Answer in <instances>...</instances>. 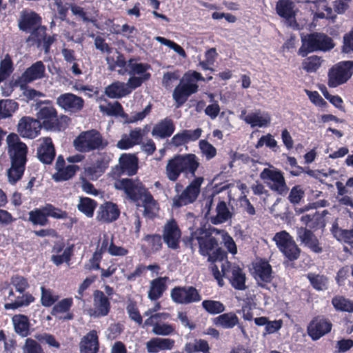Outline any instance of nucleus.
<instances>
[{"label": "nucleus", "instance_id": "f257e3e1", "mask_svg": "<svg viewBox=\"0 0 353 353\" xmlns=\"http://www.w3.org/2000/svg\"><path fill=\"white\" fill-rule=\"evenodd\" d=\"M199 165V160L194 154H176L168 160L165 174L172 182H176L181 174H183L188 179L195 177Z\"/></svg>", "mask_w": 353, "mask_h": 353}, {"label": "nucleus", "instance_id": "f03ea898", "mask_svg": "<svg viewBox=\"0 0 353 353\" xmlns=\"http://www.w3.org/2000/svg\"><path fill=\"white\" fill-rule=\"evenodd\" d=\"M212 228H207L205 226L200 227L192 232L187 241L185 242L186 246H189L192 251L198 245L200 254L203 256L208 255L209 261H214L210 253L218 246L216 239L212 236V234L215 233L212 231Z\"/></svg>", "mask_w": 353, "mask_h": 353}, {"label": "nucleus", "instance_id": "7ed1b4c3", "mask_svg": "<svg viewBox=\"0 0 353 353\" xmlns=\"http://www.w3.org/2000/svg\"><path fill=\"white\" fill-rule=\"evenodd\" d=\"M302 46L299 54L305 57L308 53L322 51L327 52L335 47L333 39L322 32H313L301 38Z\"/></svg>", "mask_w": 353, "mask_h": 353}, {"label": "nucleus", "instance_id": "20e7f679", "mask_svg": "<svg viewBox=\"0 0 353 353\" xmlns=\"http://www.w3.org/2000/svg\"><path fill=\"white\" fill-rule=\"evenodd\" d=\"M203 181L204 179L201 176L194 177V180L180 194L179 192L183 186L181 184L176 183L174 185V190L177 194L172 199V206L173 208H180L194 203L199 195L201 186Z\"/></svg>", "mask_w": 353, "mask_h": 353}, {"label": "nucleus", "instance_id": "39448f33", "mask_svg": "<svg viewBox=\"0 0 353 353\" xmlns=\"http://www.w3.org/2000/svg\"><path fill=\"white\" fill-rule=\"evenodd\" d=\"M75 149L80 152H88L92 150L103 148L107 143L104 142L100 133L91 130L81 132L73 141Z\"/></svg>", "mask_w": 353, "mask_h": 353}, {"label": "nucleus", "instance_id": "423d86ee", "mask_svg": "<svg viewBox=\"0 0 353 353\" xmlns=\"http://www.w3.org/2000/svg\"><path fill=\"white\" fill-rule=\"evenodd\" d=\"M260 179L272 191L280 195L287 194L288 188L281 171L277 169L265 168L260 173Z\"/></svg>", "mask_w": 353, "mask_h": 353}, {"label": "nucleus", "instance_id": "0eeeda50", "mask_svg": "<svg viewBox=\"0 0 353 353\" xmlns=\"http://www.w3.org/2000/svg\"><path fill=\"white\" fill-rule=\"evenodd\" d=\"M353 61H344L334 65L328 71L327 85L330 88H336L345 83L352 76L351 70Z\"/></svg>", "mask_w": 353, "mask_h": 353}, {"label": "nucleus", "instance_id": "6e6552de", "mask_svg": "<svg viewBox=\"0 0 353 353\" xmlns=\"http://www.w3.org/2000/svg\"><path fill=\"white\" fill-rule=\"evenodd\" d=\"M114 187L125 192L127 196L133 201H139L143 194L148 190L138 179H122L115 181Z\"/></svg>", "mask_w": 353, "mask_h": 353}, {"label": "nucleus", "instance_id": "1a4fd4ad", "mask_svg": "<svg viewBox=\"0 0 353 353\" xmlns=\"http://www.w3.org/2000/svg\"><path fill=\"white\" fill-rule=\"evenodd\" d=\"M198 88L197 83L190 76H183L172 94V97L176 103V107L182 105L189 96L196 93Z\"/></svg>", "mask_w": 353, "mask_h": 353}, {"label": "nucleus", "instance_id": "9d476101", "mask_svg": "<svg viewBox=\"0 0 353 353\" xmlns=\"http://www.w3.org/2000/svg\"><path fill=\"white\" fill-rule=\"evenodd\" d=\"M6 143L11 163L26 164L28 148L26 145L20 141L18 135L10 134L6 138Z\"/></svg>", "mask_w": 353, "mask_h": 353}, {"label": "nucleus", "instance_id": "9b49d317", "mask_svg": "<svg viewBox=\"0 0 353 353\" xmlns=\"http://www.w3.org/2000/svg\"><path fill=\"white\" fill-rule=\"evenodd\" d=\"M170 296L174 303L183 305L199 302L201 300L199 291L192 286L175 287L171 290Z\"/></svg>", "mask_w": 353, "mask_h": 353}, {"label": "nucleus", "instance_id": "f8f14e48", "mask_svg": "<svg viewBox=\"0 0 353 353\" xmlns=\"http://www.w3.org/2000/svg\"><path fill=\"white\" fill-rule=\"evenodd\" d=\"M275 10L276 14L285 20L288 26L298 28L299 25L296 21L297 9L292 1L279 0L276 3Z\"/></svg>", "mask_w": 353, "mask_h": 353}, {"label": "nucleus", "instance_id": "ddd939ff", "mask_svg": "<svg viewBox=\"0 0 353 353\" xmlns=\"http://www.w3.org/2000/svg\"><path fill=\"white\" fill-rule=\"evenodd\" d=\"M110 310V302L105 294L100 290L93 292V307L88 310L91 317L100 318L107 316Z\"/></svg>", "mask_w": 353, "mask_h": 353}, {"label": "nucleus", "instance_id": "4468645a", "mask_svg": "<svg viewBox=\"0 0 353 353\" xmlns=\"http://www.w3.org/2000/svg\"><path fill=\"white\" fill-rule=\"evenodd\" d=\"M41 129V123L37 119L30 117H22L17 125V131L19 134L28 139L37 137Z\"/></svg>", "mask_w": 353, "mask_h": 353}, {"label": "nucleus", "instance_id": "2eb2a0df", "mask_svg": "<svg viewBox=\"0 0 353 353\" xmlns=\"http://www.w3.org/2000/svg\"><path fill=\"white\" fill-rule=\"evenodd\" d=\"M162 236L165 243L169 248L176 250L179 247L181 232L174 219L168 221L165 224Z\"/></svg>", "mask_w": 353, "mask_h": 353}, {"label": "nucleus", "instance_id": "dca6fc26", "mask_svg": "<svg viewBox=\"0 0 353 353\" xmlns=\"http://www.w3.org/2000/svg\"><path fill=\"white\" fill-rule=\"evenodd\" d=\"M138 170V158L133 154H123L119 159V164L114 168V174L134 175Z\"/></svg>", "mask_w": 353, "mask_h": 353}, {"label": "nucleus", "instance_id": "f3484780", "mask_svg": "<svg viewBox=\"0 0 353 353\" xmlns=\"http://www.w3.org/2000/svg\"><path fill=\"white\" fill-rule=\"evenodd\" d=\"M57 104L66 112L76 113L83 109L84 101L74 94L65 93L57 98Z\"/></svg>", "mask_w": 353, "mask_h": 353}, {"label": "nucleus", "instance_id": "a211bd4d", "mask_svg": "<svg viewBox=\"0 0 353 353\" xmlns=\"http://www.w3.org/2000/svg\"><path fill=\"white\" fill-rule=\"evenodd\" d=\"M41 22V19L37 13L30 10H23L19 13L17 26L21 31L29 32Z\"/></svg>", "mask_w": 353, "mask_h": 353}, {"label": "nucleus", "instance_id": "6ab92c4d", "mask_svg": "<svg viewBox=\"0 0 353 353\" xmlns=\"http://www.w3.org/2000/svg\"><path fill=\"white\" fill-rule=\"evenodd\" d=\"M253 275L259 285L264 287L265 283L271 282L272 270L268 262L260 261L253 265Z\"/></svg>", "mask_w": 353, "mask_h": 353}, {"label": "nucleus", "instance_id": "aec40b11", "mask_svg": "<svg viewBox=\"0 0 353 353\" xmlns=\"http://www.w3.org/2000/svg\"><path fill=\"white\" fill-rule=\"evenodd\" d=\"M57 112L53 106H44L41 108L37 112V119L42 121L41 127L47 130H51L57 128L55 121H57Z\"/></svg>", "mask_w": 353, "mask_h": 353}, {"label": "nucleus", "instance_id": "412c9836", "mask_svg": "<svg viewBox=\"0 0 353 353\" xmlns=\"http://www.w3.org/2000/svg\"><path fill=\"white\" fill-rule=\"evenodd\" d=\"M332 329V323L323 319H314L307 327V333L313 340H318Z\"/></svg>", "mask_w": 353, "mask_h": 353}, {"label": "nucleus", "instance_id": "4be33fe9", "mask_svg": "<svg viewBox=\"0 0 353 353\" xmlns=\"http://www.w3.org/2000/svg\"><path fill=\"white\" fill-rule=\"evenodd\" d=\"M297 236L299 241L304 245L308 247L311 250L316 253L322 252V248L314 233L306 228H297Z\"/></svg>", "mask_w": 353, "mask_h": 353}, {"label": "nucleus", "instance_id": "5701e85b", "mask_svg": "<svg viewBox=\"0 0 353 353\" xmlns=\"http://www.w3.org/2000/svg\"><path fill=\"white\" fill-rule=\"evenodd\" d=\"M174 341L170 338L153 337L145 343L148 353H159L173 349Z\"/></svg>", "mask_w": 353, "mask_h": 353}, {"label": "nucleus", "instance_id": "b1692460", "mask_svg": "<svg viewBox=\"0 0 353 353\" xmlns=\"http://www.w3.org/2000/svg\"><path fill=\"white\" fill-rule=\"evenodd\" d=\"M46 68L41 61H38L28 68L20 77V81L28 83L44 77Z\"/></svg>", "mask_w": 353, "mask_h": 353}, {"label": "nucleus", "instance_id": "393cba45", "mask_svg": "<svg viewBox=\"0 0 353 353\" xmlns=\"http://www.w3.org/2000/svg\"><path fill=\"white\" fill-rule=\"evenodd\" d=\"M55 157V150L51 138H43L42 143L37 149V157L41 162L50 164Z\"/></svg>", "mask_w": 353, "mask_h": 353}, {"label": "nucleus", "instance_id": "a878e982", "mask_svg": "<svg viewBox=\"0 0 353 353\" xmlns=\"http://www.w3.org/2000/svg\"><path fill=\"white\" fill-rule=\"evenodd\" d=\"M119 210L116 204L107 202L101 205L97 212V219L101 222L110 223L118 219Z\"/></svg>", "mask_w": 353, "mask_h": 353}, {"label": "nucleus", "instance_id": "bb28decb", "mask_svg": "<svg viewBox=\"0 0 353 353\" xmlns=\"http://www.w3.org/2000/svg\"><path fill=\"white\" fill-rule=\"evenodd\" d=\"M99 347L98 336L95 330L89 332L79 343L80 353H97Z\"/></svg>", "mask_w": 353, "mask_h": 353}, {"label": "nucleus", "instance_id": "cd10ccee", "mask_svg": "<svg viewBox=\"0 0 353 353\" xmlns=\"http://www.w3.org/2000/svg\"><path fill=\"white\" fill-rule=\"evenodd\" d=\"M175 130L173 121L170 118H165L157 123L151 132L154 137L165 139L170 137Z\"/></svg>", "mask_w": 353, "mask_h": 353}, {"label": "nucleus", "instance_id": "c85d7f7f", "mask_svg": "<svg viewBox=\"0 0 353 353\" xmlns=\"http://www.w3.org/2000/svg\"><path fill=\"white\" fill-rule=\"evenodd\" d=\"M345 225L339 220H336L332 225V233L334 236L339 241L344 243L348 244L351 248L353 247V230L345 229Z\"/></svg>", "mask_w": 353, "mask_h": 353}, {"label": "nucleus", "instance_id": "c756f323", "mask_svg": "<svg viewBox=\"0 0 353 353\" xmlns=\"http://www.w3.org/2000/svg\"><path fill=\"white\" fill-rule=\"evenodd\" d=\"M168 279V278L166 276L159 277L150 282L148 294L149 299L151 301H156L162 296L163 292L167 288L166 281Z\"/></svg>", "mask_w": 353, "mask_h": 353}, {"label": "nucleus", "instance_id": "7c9ffc66", "mask_svg": "<svg viewBox=\"0 0 353 353\" xmlns=\"http://www.w3.org/2000/svg\"><path fill=\"white\" fill-rule=\"evenodd\" d=\"M104 92L110 99H120L130 94V89L125 85V83L115 81L108 85Z\"/></svg>", "mask_w": 353, "mask_h": 353}, {"label": "nucleus", "instance_id": "2f4dec72", "mask_svg": "<svg viewBox=\"0 0 353 353\" xmlns=\"http://www.w3.org/2000/svg\"><path fill=\"white\" fill-rule=\"evenodd\" d=\"M216 215L209 217L211 223L214 225H218L225 223L232 217L231 212L225 201H219L216 207Z\"/></svg>", "mask_w": 353, "mask_h": 353}, {"label": "nucleus", "instance_id": "473e14b6", "mask_svg": "<svg viewBox=\"0 0 353 353\" xmlns=\"http://www.w3.org/2000/svg\"><path fill=\"white\" fill-rule=\"evenodd\" d=\"M14 332L21 337H26L30 334V323L26 315L16 314L12 318Z\"/></svg>", "mask_w": 353, "mask_h": 353}, {"label": "nucleus", "instance_id": "72a5a7b5", "mask_svg": "<svg viewBox=\"0 0 353 353\" xmlns=\"http://www.w3.org/2000/svg\"><path fill=\"white\" fill-rule=\"evenodd\" d=\"M243 120L252 128L267 127L271 121V117L268 113L261 114L260 111L245 115Z\"/></svg>", "mask_w": 353, "mask_h": 353}, {"label": "nucleus", "instance_id": "f704fd0d", "mask_svg": "<svg viewBox=\"0 0 353 353\" xmlns=\"http://www.w3.org/2000/svg\"><path fill=\"white\" fill-rule=\"evenodd\" d=\"M140 200L142 201V205L144 208V216L149 218L154 216L159 210V205L150 192L147 190Z\"/></svg>", "mask_w": 353, "mask_h": 353}, {"label": "nucleus", "instance_id": "c9c22d12", "mask_svg": "<svg viewBox=\"0 0 353 353\" xmlns=\"http://www.w3.org/2000/svg\"><path fill=\"white\" fill-rule=\"evenodd\" d=\"M231 274L230 281L232 286L238 290H245L246 277L243 271L238 266H233L231 268Z\"/></svg>", "mask_w": 353, "mask_h": 353}, {"label": "nucleus", "instance_id": "e433bc0d", "mask_svg": "<svg viewBox=\"0 0 353 353\" xmlns=\"http://www.w3.org/2000/svg\"><path fill=\"white\" fill-rule=\"evenodd\" d=\"M214 323L216 325L224 329H231L239 325V318L236 314L228 312L216 317L214 320Z\"/></svg>", "mask_w": 353, "mask_h": 353}, {"label": "nucleus", "instance_id": "4c0bfd02", "mask_svg": "<svg viewBox=\"0 0 353 353\" xmlns=\"http://www.w3.org/2000/svg\"><path fill=\"white\" fill-rule=\"evenodd\" d=\"M107 167L103 160L98 159L94 164L85 168L84 174L89 179L94 181L103 174Z\"/></svg>", "mask_w": 353, "mask_h": 353}, {"label": "nucleus", "instance_id": "58836bf2", "mask_svg": "<svg viewBox=\"0 0 353 353\" xmlns=\"http://www.w3.org/2000/svg\"><path fill=\"white\" fill-rule=\"evenodd\" d=\"M18 108V103L12 99L0 100V119L11 117Z\"/></svg>", "mask_w": 353, "mask_h": 353}, {"label": "nucleus", "instance_id": "ea45409f", "mask_svg": "<svg viewBox=\"0 0 353 353\" xmlns=\"http://www.w3.org/2000/svg\"><path fill=\"white\" fill-rule=\"evenodd\" d=\"M97 205V202L93 199L88 197H80L77 209L86 216L90 218L93 216Z\"/></svg>", "mask_w": 353, "mask_h": 353}, {"label": "nucleus", "instance_id": "a19ab883", "mask_svg": "<svg viewBox=\"0 0 353 353\" xmlns=\"http://www.w3.org/2000/svg\"><path fill=\"white\" fill-rule=\"evenodd\" d=\"M128 73L130 75L143 76L145 74H150L148 72L151 66L148 63H138L134 59H130L128 61Z\"/></svg>", "mask_w": 353, "mask_h": 353}, {"label": "nucleus", "instance_id": "79ce46f5", "mask_svg": "<svg viewBox=\"0 0 353 353\" xmlns=\"http://www.w3.org/2000/svg\"><path fill=\"white\" fill-rule=\"evenodd\" d=\"M79 170V166L69 165L63 168L53 174L52 178L56 181H67L71 179Z\"/></svg>", "mask_w": 353, "mask_h": 353}, {"label": "nucleus", "instance_id": "37998d69", "mask_svg": "<svg viewBox=\"0 0 353 353\" xmlns=\"http://www.w3.org/2000/svg\"><path fill=\"white\" fill-rule=\"evenodd\" d=\"M99 108L104 114L108 116H123V110L121 103L118 101L108 103L107 105H100Z\"/></svg>", "mask_w": 353, "mask_h": 353}, {"label": "nucleus", "instance_id": "c03bdc74", "mask_svg": "<svg viewBox=\"0 0 353 353\" xmlns=\"http://www.w3.org/2000/svg\"><path fill=\"white\" fill-rule=\"evenodd\" d=\"M24 169L25 164L11 163V166L7 172L9 183L11 184L16 183L21 178Z\"/></svg>", "mask_w": 353, "mask_h": 353}, {"label": "nucleus", "instance_id": "a18cd8bd", "mask_svg": "<svg viewBox=\"0 0 353 353\" xmlns=\"http://www.w3.org/2000/svg\"><path fill=\"white\" fill-rule=\"evenodd\" d=\"M34 300V297L30 294H25L21 296H19L17 299L10 303L4 305L6 310H16L19 307L27 306Z\"/></svg>", "mask_w": 353, "mask_h": 353}, {"label": "nucleus", "instance_id": "49530a36", "mask_svg": "<svg viewBox=\"0 0 353 353\" xmlns=\"http://www.w3.org/2000/svg\"><path fill=\"white\" fill-rule=\"evenodd\" d=\"M28 214L30 221L34 225L44 226L48 223V216L43 210V207L30 211Z\"/></svg>", "mask_w": 353, "mask_h": 353}, {"label": "nucleus", "instance_id": "de8ad7c7", "mask_svg": "<svg viewBox=\"0 0 353 353\" xmlns=\"http://www.w3.org/2000/svg\"><path fill=\"white\" fill-rule=\"evenodd\" d=\"M185 350L188 353L196 352H203V353H210V347L208 342L202 339H196L193 343H188L185 346Z\"/></svg>", "mask_w": 353, "mask_h": 353}, {"label": "nucleus", "instance_id": "09e8293b", "mask_svg": "<svg viewBox=\"0 0 353 353\" xmlns=\"http://www.w3.org/2000/svg\"><path fill=\"white\" fill-rule=\"evenodd\" d=\"M202 307L208 313L212 315L220 314L225 309L221 302L214 300H204L202 302Z\"/></svg>", "mask_w": 353, "mask_h": 353}, {"label": "nucleus", "instance_id": "8fccbe9b", "mask_svg": "<svg viewBox=\"0 0 353 353\" xmlns=\"http://www.w3.org/2000/svg\"><path fill=\"white\" fill-rule=\"evenodd\" d=\"M212 231L215 232V234L221 235L222 242L230 253L233 254L236 253L237 249L236 244L233 239L225 231L220 230L215 228H212Z\"/></svg>", "mask_w": 353, "mask_h": 353}, {"label": "nucleus", "instance_id": "3c124183", "mask_svg": "<svg viewBox=\"0 0 353 353\" xmlns=\"http://www.w3.org/2000/svg\"><path fill=\"white\" fill-rule=\"evenodd\" d=\"M321 63V57L313 55L303 61L302 67L307 72H314L320 68Z\"/></svg>", "mask_w": 353, "mask_h": 353}, {"label": "nucleus", "instance_id": "603ef678", "mask_svg": "<svg viewBox=\"0 0 353 353\" xmlns=\"http://www.w3.org/2000/svg\"><path fill=\"white\" fill-rule=\"evenodd\" d=\"M290 261L296 260L300 255L301 250L295 241L292 240L286 246L280 250Z\"/></svg>", "mask_w": 353, "mask_h": 353}, {"label": "nucleus", "instance_id": "864d4df0", "mask_svg": "<svg viewBox=\"0 0 353 353\" xmlns=\"http://www.w3.org/2000/svg\"><path fill=\"white\" fill-rule=\"evenodd\" d=\"M13 70L10 57L6 54L0 63V83L6 79Z\"/></svg>", "mask_w": 353, "mask_h": 353}, {"label": "nucleus", "instance_id": "5fc2aeb1", "mask_svg": "<svg viewBox=\"0 0 353 353\" xmlns=\"http://www.w3.org/2000/svg\"><path fill=\"white\" fill-rule=\"evenodd\" d=\"M332 302L333 306L337 310L348 312L353 311V303L343 296H336Z\"/></svg>", "mask_w": 353, "mask_h": 353}, {"label": "nucleus", "instance_id": "6e6d98bb", "mask_svg": "<svg viewBox=\"0 0 353 353\" xmlns=\"http://www.w3.org/2000/svg\"><path fill=\"white\" fill-rule=\"evenodd\" d=\"M175 332V328L173 325L166 323L158 322L155 324L154 327L152 328V332L157 336H169Z\"/></svg>", "mask_w": 353, "mask_h": 353}, {"label": "nucleus", "instance_id": "4d7b16f0", "mask_svg": "<svg viewBox=\"0 0 353 353\" xmlns=\"http://www.w3.org/2000/svg\"><path fill=\"white\" fill-rule=\"evenodd\" d=\"M43 210L46 213L47 216H51L57 219H65L68 218V213L65 211L55 208L50 203L43 206Z\"/></svg>", "mask_w": 353, "mask_h": 353}, {"label": "nucleus", "instance_id": "13d9d810", "mask_svg": "<svg viewBox=\"0 0 353 353\" xmlns=\"http://www.w3.org/2000/svg\"><path fill=\"white\" fill-rule=\"evenodd\" d=\"M199 148L201 154L207 160L213 159L216 154V149L206 140L199 141Z\"/></svg>", "mask_w": 353, "mask_h": 353}, {"label": "nucleus", "instance_id": "bf43d9fd", "mask_svg": "<svg viewBox=\"0 0 353 353\" xmlns=\"http://www.w3.org/2000/svg\"><path fill=\"white\" fill-rule=\"evenodd\" d=\"M23 353H44L42 347L35 340L28 338L22 346Z\"/></svg>", "mask_w": 353, "mask_h": 353}, {"label": "nucleus", "instance_id": "052dcab7", "mask_svg": "<svg viewBox=\"0 0 353 353\" xmlns=\"http://www.w3.org/2000/svg\"><path fill=\"white\" fill-rule=\"evenodd\" d=\"M293 239L286 231H281L275 234L273 241L275 242L279 250L286 246Z\"/></svg>", "mask_w": 353, "mask_h": 353}, {"label": "nucleus", "instance_id": "680f3d73", "mask_svg": "<svg viewBox=\"0 0 353 353\" xmlns=\"http://www.w3.org/2000/svg\"><path fill=\"white\" fill-rule=\"evenodd\" d=\"M150 77V74H145L143 76L139 77L131 75L127 83L125 84L126 86H128V88L130 89L131 92L133 90L140 87L144 81L149 80Z\"/></svg>", "mask_w": 353, "mask_h": 353}, {"label": "nucleus", "instance_id": "e2e57ef3", "mask_svg": "<svg viewBox=\"0 0 353 353\" xmlns=\"http://www.w3.org/2000/svg\"><path fill=\"white\" fill-rule=\"evenodd\" d=\"M155 39L161 44L166 46L168 48H170V49H172L175 52H176L181 57H182L183 58H185L186 57V53H185V50L183 49V48L181 47L177 43H174V41L167 39L164 37H157L155 38Z\"/></svg>", "mask_w": 353, "mask_h": 353}, {"label": "nucleus", "instance_id": "0e129e2a", "mask_svg": "<svg viewBox=\"0 0 353 353\" xmlns=\"http://www.w3.org/2000/svg\"><path fill=\"white\" fill-rule=\"evenodd\" d=\"M70 10L72 13L77 17H79L84 22H90L92 23L94 26L98 28V26L97 24V20L94 18H89L87 16L86 12L84 11L83 8L75 5V4H71L70 6Z\"/></svg>", "mask_w": 353, "mask_h": 353}, {"label": "nucleus", "instance_id": "69168bd1", "mask_svg": "<svg viewBox=\"0 0 353 353\" xmlns=\"http://www.w3.org/2000/svg\"><path fill=\"white\" fill-rule=\"evenodd\" d=\"M312 286L317 290H324L327 288V278L322 275L309 274L307 276Z\"/></svg>", "mask_w": 353, "mask_h": 353}, {"label": "nucleus", "instance_id": "338daca9", "mask_svg": "<svg viewBox=\"0 0 353 353\" xmlns=\"http://www.w3.org/2000/svg\"><path fill=\"white\" fill-rule=\"evenodd\" d=\"M305 195V192L301 185L294 186L288 195L289 201L293 205L299 204Z\"/></svg>", "mask_w": 353, "mask_h": 353}, {"label": "nucleus", "instance_id": "774afa93", "mask_svg": "<svg viewBox=\"0 0 353 353\" xmlns=\"http://www.w3.org/2000/svg\"><path fill=\"white\" fill-rule=\"evenodd\" d=\"M127 312L129 315V317L138 323L139 325H141L143 322L142 317L139 312V310L136 305V303L133 301H130L128 303V305L126 307Z\"/></svg>", "mask_w": 353, "mask_h": 353}]
</instances>
